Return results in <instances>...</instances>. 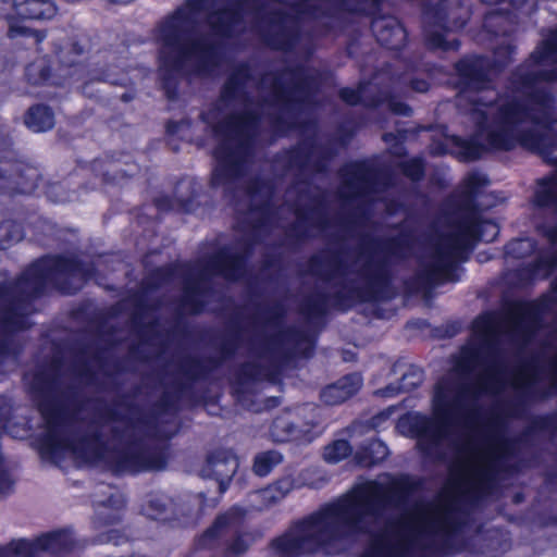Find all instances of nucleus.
Here are the masks:
<instances>
[{"label": "nucleus", "instance_id": "1", "mask_svg": "<svg viewBox=\"0 0 557 557\" xmlns=\"http://www.w3.org/2000/svg\"><path fill=\"white\" fill-rule=\"evenodd\" d=\"M358 557H502L512 548L503 524H380Z\"/></svg>", "mask_w": 557, "mask_h": 557}, {"label": "nucleus", "instance_id": "2", "mask_svg": "<svg viewBox=\"0 0 557 557\" xmlns=\"http://www.w3.org/2000/svg\"><path fill=\"white\" fill-rule=\"evenodd\" d=\"M215 2L216 0H201L199 3L188 4L161 26V59L164 65L182 67L191 63L198 71H205L208 63L214 60L213 49L196 44L195 36L207 27L215 34L228 35L239 21V15L233 11L209 14L207 9Z\"/></svg>", "mask_w": 557, "mask_h": 557}, {"label": "nucleus", "instance_id": "3", "mask_svg": "<svg viewBox=\"0 0 557 557\" xmlns=\"http://www.w3.org/2000/svg\"><path fill=\"white\" fill-rule=\"evenodd\" d=\"M380 527V524H289L285 532L269 542L268 548L271 557H305L318 553L329 556L341 555L349 552L361 535L368 534L371 537V532Z\"/></svg>", "mask_w": 557, "mask_h": 557}, {"label": "nucleus", "instance_id": "4", "mask_svg": "<svg viewBox=\"0 0 557 557\" xmlns=\"http://www.w3.org/2000/svg\"><path fill=\"white\" fill-rule=\"evenodd\" d=\"M408 488L403 478L380 476L377 481L358 485L346 496L322 505L307 522H357L398 502Z\"/></svg>", "mask_w": 557, "mask_h": 557}, {"label": "nucleus", "instance_id": "5", "mask_svg": "<svg viewBox=\"0 0 557 557\" xmlns=\"http://www.w3.org/2000/svg\"><path fill=\"white\" fill-rule=\"evenodd\" d=\"M537 113L528 114L517 103L499 104L497 108L487 106L481 100H475L473 108L474 119H486L493 115V121L484 125L480 137L485 140L483 146L491 149L509 150L518 143L535 148L536 141L525 134L527 119L530 116L537 124L552 127L548 119L552 113L550 100L537 98L534 101Z\"/></svg>", "mask_w": 557, "mask_h": 557}, {"label": "nucleus", "instance_id": "6", "mask_svg": "<svg viewBox=\"0 0 557 557\" xmlns=\"http://www.w3.org/2000/svg\"><path fill=\"white\" fill-rule=\"evenodd\" d=\"M505 454L498 438L471 437L459 449L451 469L450 488L455 494H484L490 487L494 462Z\"/></svg>", "mask_w": 557, "mask_h": 557}, {"label": "nucleus", "instance_id": "7", "mask_svg": "<svg viewBox=\"0 0 557 557\" xmlns=\"http://www.w3.org/2000/svg\"><path fill=\"white\" fill-rule=\"evenodd\" d=\"M463 397V392L459 388L441 383L433 397V418L429 420L424 416L412 414L400 423H410L416 429L419 445L426 449L423 447L424 442H438L448 429L460 420L463 414L461 407Z\"/></svg>", "mask_w": 557, "mask_h": 557}, {"label": "nucleus", "instance_id": "8", "mask_svg": "<svg viewBox=\"0 0 557 557\" xmlns=\"http://www.w3.org/2000/svg\"><path fill=\"white\" fill-rule=\"evenodd\" d=\"M236 524H210L194 541V550H208L209 557H242L255 541L252 534L235 530ZM240 527L242 524H237Z\"/></svg>", "mask_w": 557, "mask_h": 557}, {"label": "nucleus", "instance_id": "9", "mask_svg": "<svg viewBox=\"0 0 557 557\" xmlns=\"http://www.w3.org/2000/svg\"><path fill=\"white\" fill-rule=\"evenodd\" d=\"M297 483L294 478L285 476L261 491L255 492L249 496L247 505H238L231 508L223 517L221 522H235L242 519H253V513L271 508L284 499Z\"/></svg>", "mask_w": 557, "mask_h": 557}, {"label": "nucleus", "instance_id": "10", "mask_svg": "<svg viewBox=\"0 0 557 557\" xmlns=\"http://www.w3.org/2000/svg\"><path fill=\"white\" fill-rule=\"evenodd\" d=\"M21 557H65L73 553L77 542L73 532L67 529H59L41 533L34 539L20 537Z\"/></svg>", "mask_w": 557, "mask_h": 557}, {"label": "nucleus", "instance_id": "11", "mask_svg": "<svg viewBox=\"0 0 557 557\" xmlns=\"http://www.w3.org/2000/svg\"><path fill=\"white\" fill-rule=\"evenodd\" d=\"M497 333L496 321L491 315L479 318L473 324V339L459 356L456 371L459 374L475 371L481 364L483 351L490 348Z\"/></svg>", "mask_w": 557, "mask_h": 557}, {"label": "nucleus", "instance_id": "12", "mask_svg": "<svg viewBox=\"0 0 557 557\" xmlns=\"http://www.w3.org/2000/svg\"><path fill=\"white\" fill-rule=\"evenodd\" d=\"M473 233L443 239L431 261L430 274L434 278L445 280L451 267L461 258L462 252L472 244Z\"/></svg>", "mask_w": 557, "mask_h": 557}, {"label": "nucleus", "instance_id": "13", "mask_svg": "<svg viewBox=\"0 0 557 557\" xmlns=\"http://www.w3.org/2000/svg\"><path fill=\"white\" fill-rule=\"evenodd\" d=\"M12 9L14 12L5 16L9 22V36L11 38L29 34L27 28L13 22L15 17L51 18L57 13V8L50 0H12Z\"/></svg>", "mask_w": 557, "mask_h": 557}, {"label": "nucleus", "instance_id": "14", "mask_svg": "<svg viewBox=\"0 0 557 557\" xmlns=\"http://www.w3.org/2000/svg\"><path fill=\"white\" fill-rule=\"evenodd\" d=\"M310 432L311 426L309 424L300 426L290 413L277 417L271 428V435L276 442H310L312 440Z\"/></svg>", "mask_w": 557, "mask_h": 557}, {"label": "nucleus", "instance_id": "15", "mask_svg": "<svg viewBox=\"0 0 557 557\" xmlns=\"http://www.w3.org/2000/svg\"><path fill=\"white\" fill-rule=\"evenodd\" d=\"M361 385V377L358 374H350L327 386L321 397L327 405H338L355 395Z\"/></svg>", "mask_w": 557, "mask_h": 557}, {"label": "nucleus", "instance_id": "16", "mask_svg": "<svg viewBox=\"0 0 557 557\" xmlns=\"http://www.w3.org/2000/svg\"><path fill=\"white\" fill-rule=\"evenodd\" d=\"M535 62L542 67L541 75L547 81H557V34L545 41L543 47L533 54Z\"/></svg>", "mask_w": 557, "mask_h": 557}, {"label": "nucleus", "instance_id": "17", "mask_svg": "<svg viewBox=\"0 0 557 557\" xmlns=\"http://www.w3.org/2000/svg\"><path fill=\"white\" fill-rule=\"evenodd\" d=\"M373 28L377 40L382 45L391 49L403 46L406 34L401 26L388 21H376Z\"/></svg>", "mask_w": 557, "mask_h": 557}, {"label": "nucleus", "instance_id": "18", "mask_svg": "<svg viewBox=\"0 0 557 557\" xmlns=\"http://www.w3.org/2000/svg\"><path fill=\"white\" fill-rule=\"evenodd\" d=\"M25 124L34 132H45L52 128L54 117L47 107L37 106L29 109L25 117Z\"/></svg>", "mask_w": 557, "mask_h": 557}, {"label": "nucleus", "instance_id": "19", "mask_svg": "<svg viewBox=\"0 0 557 557\" xmlns=\"http://www.w3.org/2000/svg\"><path fill=\"white\" fill-rule=\"evenodd\" d=\"M387 455L388 449L385 444L380 441H373L356 454V459L361 466L370 467L384 460Z\"/></svg>", "mask_w": 557, "mask_h": 557}, {"label": "nucleus", "instance_id": "20", "mask_svg": "<svg viewBox=\"0 0 557 557\" xmlns=\"http://www.w3.org/2000/svg\"><path fill=\"white\" fill-rule=\"evenodd\" d=\"M421 382L422 373L418 370H410L403 375L401 382L398 386L391 385L386 389L381 391V394L389 397L397 395L400 392H409L418 387Z\"/></svg>", "mask_w": 557, "mask_h": 557}, {"label": "nucleus", "instance_id": "21", "mask_svg": "<svg viewBox=\"0 0 557 557\" xmlns=\"http://www.w3.org/2000/svg\"><path fill=\"white\" fill-rule=\"evenodd\" d=\"M211 467L220 484L224 485L235 474L238 461L235 457H228L225 460L215 459L212 461Z\"/></svg>", "mask_w": 557, "mask_h": 557}, {"label": "nucleus", "instance_id": "22", "mask_svg": "<svg viewBox=\"0 0 557 557\" xmlns=\"http://www.w3.org/2000/svg\"><path fill=\"white\" fill-rule=\"evenodd\" d=\"M282 461V455L277 451H264L255 459L253 470L260 475H267L275 466Z\"/></svg>", "mask_w": 557, "mask_h": 557}, {"label": "nucleus", "instance_id": "23", "mask_svg": "<svg viewBox=\"0 0 557 557\" xmlns=\"http://www.w3.org/2000/svg\"><path fill=\"white\" fill-rule=\"evenodd\" d=\"M351 453L350 445L343 440L335 441L324 449V458L329 462H339L348 457Z\"/></svg>", "mask_w": 557, "mask_h": 557}, {"label": "nucleus", "instance_id": "24", "mask_svg": "<svg viewBox=\"0 0 557 557\" xmlns=\"http://www.w3.org/2000/svg\"><path fill=\"white\" fill-rule=\"evenodd\" d=\"M502 380L503 373L496 368H491L480 379L479 387L482 391L495 393L499 389Z\"/></svg>", "mask_w": 557, "mask_h": 557}, {"label": "nucleus", "instance_id": "25", "mask_svg": "<svg viewBox=\"0 0 557 557\" xmlns=\"http://www.w3.org/2000/svg\"><path fill=\"white\" fill-rule=\"evenodd\" d=\"M498 234V226L490 221L481 222L475 228V237L480 240L492 242Z\"/></svg>", "mask_w": 557, "mask_h": 557}, {"label": "nucleus", "instance_id": "26", "mask_svg": "<svg viewBox=\"0 0 557 557\" xmlns=\"http://www.w3.org/2000/svg\"><path fill=\"white\" fill-rule=\"evenodd\" d=\"M129 539L124 532L115 529L109 530L108 532L101 534L98 539V542L101 544L112 543L115 546L127 543Z\"/></svg>", "mask_w": 557, "mask_h": 557}, {"label": "nucleus", "instance_id": "27", "mask_svg": "<svg viewBox=\"0 0 557 557\" xmlns=\"http://www.w3.org/2000/svg\"><path fill=\"white\" fill-rule=\"evenodd\" d=\"M0 557H21L18 539H12L4 545H0Z\"/></svg>", "mask_w": 557, "mask_h": 557}, {"label": "nucleus", "instance_id": "28", "mask_svg": "<svg viewBox=\"0 0 557 557\" xmlns=\"http://www.w3.org/2000/svg\"><path fill=\"white\" fill-rule=\"evenodd\" d=\"M405 173L412 180H418L422 173V163L419 160H411L404 165Z\"/></svg>", "mask_w": 557, "mask_h": 557}, {"label": "nucleus", "instance_id": "29", "mask_svg": "<svg viewBox=\"0 0 557 557\" xmlns=\"http://www.w3.org/2000/svg\"><path fill=\"white\" fill-rule=\"evenodd\" d=\"M231 264H227L226 262H223V264L220 265L219 272L223 273L225 276L230 278H235L236 274L232 271V267L237 268L240 264V261L235 259L230 261Z\"/></svg>", "mask_w": 557, "mask_h": 557}, {"label": "nucleus", "instance_id": "30", "mask_svg": "<svg viewBox=\"0 0 557 557\" xmlns=\"http://www.w3.org/2000/svg\"><path fill=\"white\" fill-rule=\"evenodd\" d=\"M520 527H527L528 530L532 533H541L546 535L549 528L557 527V524H519Z\"/></svg>", "mask_w": 557, "mask_h": 557}, {"label": "nucleus", "instance_id": "31", "mask_svg": "<svg viewBox=\"0 0 557 557\" xmlns=\"http://www.w3.org/2000/svg\"><path fill=\"white\" fill-rule=\"evenodd\" d=\"M341 97L347 102V103H350V104H355L359 101V94L352 89H343L341 91Z\"/></svg>", "mask_w": 557, "mask_h": 557}, {"label": "nucleus", "instance_id": "32", "mask_svg": "<svg viewBox=\"0 0 557 557\" xmlns=\"http://www.w3.org/2000/svg\"><path fill=\"white\" fill-rule=\"evenodd\" d=\"M512 251L524 250L532 248V243L529 239H521L510 245Z\"/></svg>", "mask_w": 557, "mask_h": 557}, {"label": "nucleus", "instance_id": "33", "mask_svg": "<svg viewBox=\"0 0 557 557\" xmlns=\"http://www.w3.org/2000/svg\"><path fill=\"white\" fill-rule=\"evenodd\" d=\"M413 88L420 92H423V91H426L428 90V83L424 82V81H420V82H416L413 84Z\"/></svg>", "mask_w": 557, "mask_h": 557}, {"label": "nucleus", "instance_id": "34", "mask_svg": "<svg viewBox=\"0 0 557 557\" xmlns=\"http://www.w3.org/2000/svg\"><path fill=\"white\" fill-rule=\"evenodd\" d=\"M393 111L397 114H407L409 109L406 106L400 104L398 107H394Z\"/></svg>", "mask_w": 557, "mask_h": 557}, {"label": "nucleus", "instance_id": "35", "mask_svg": "<svg viewBox=\"0 0 557 557\" xmlns=\"http://www.w3.org/2000/svg\"><path fill=\"white\" fill-rule=\"evenodd\" d=\"M13 227H14V235L11 236L9 239L10 240H20L22 238L21 231L17 226H13Z\"/></svg>", "mask_w": 557, "mask_h": 557}, {"label": "nucleus", "instance_id": "36", "mask_svg": "<svg viewBox=\"0 0 557 557\" xmlns=\"http://www.w3.org/2000/svg\"><path fill=\"white\" fill-rule=\"evenodd\" d=\"M549 238L553 240V242H557V230L553 231L549 233Z\"/></svg>", "mask_w": 557, "mask_h": 557}, {"label": "nucleus", "instance_id": "37", "mask_svg": "<svg viewBox=\"0 0 557 557\" xmlns=\"http://www.w3.org/2000/svg\"><path fill=\"white\" fill-rule=\"evenodd\" d=\"M479 154H480V153H479V151H469V152H468V157H469V158H472V159L478 158V157H479Z\"/></svg>", "mask_w": 557, "mask_h": 557}, {"label": "nucleus", "instance_id": "38", "mask_svg": "<svg viewBox=\"0 0 557 557\" xmlns=\"http://www.w3.org/2000/svg\"><path fill=\"white\" fill-rule=\"evenodd\" d=\"M42 38H44L42 36H38L37 41H40Z\"/></svg>", "mask_w": 557, "mask_h": 557}, {"label": "nucleus", "instance_id": "39", "mask_svg": "<svg viewBox=\"0 0 557 557\" xmlns=\"http://www.w3.org/2000/svg\"><path fill=\"white\" fill-rule=\"evenodd\" d=\"M557 263V257L553 260L552 264Z\"/></svg>", "mask_w": 557, "mask_h": 557}]
</instances>
